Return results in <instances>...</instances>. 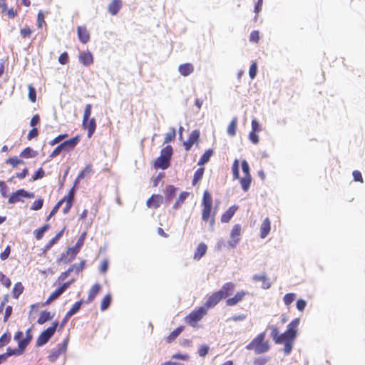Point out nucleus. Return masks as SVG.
<instances>
[{"label":"nucleus","instance_id":"nucleus-1","mask_svg":"<svg viewBox=\"0 0 365 365\" xmlns=\"http://www.w3.org/2000/svg\"><path fill=\"white\" fill-rule=\"evenodd\" d=\"M266 332L259 334L246 346L247 350H253L256 354H261L269 351L268 341H265Z\"/></svg>","mask_w":365,"mask_h":365},{"label":"nucleus","instance_id":"nucleus-2","mask_svg":"<svg viewBox=\"0 0 365 365\" xmlns=\"http://www.w3.org/2000/svg\"><path fill=\"white\" fill-rule=\"evenodd\" d=\"M79 140V137L75 136L63 141L53 150V152L50 154L49 158H53L63 151H68L73 149L77 145Z\"/></svg>","mask_w":365,"mask_h":365},{"label":"nucleus","instance_id":"nucleus-3","mask_svg":"<svg viewBox=\"0 0 365 365\" xmlns=\"http://www.w3.org/2000/svg\"><path fill=\"white\" fill-rule=\"evenodd\" d=\"M58 324V322H54L51 327L43 331L37 338L36 346L39 347L46 344L55 334Z\"/></svg>","mask_w":365,"mask_h":365},{"label":"nucleus","instance_id":"nucleus-4","mask_svg":"<svg viewBox=\"0 0 365 365\" xmlns=\"http://www.w3.org/2000/svg\"><path fill=\"white\" fill-rule=\"evenodd\" d=\"M202 205L203 206L202 219L207 222L210 218L212 205V197L208 190H205L203 193Z\"/></svg>","mask_w":365,"mask_h":365},{"label":"nucleus","instance_id":"nucleus-5","mask_svg":"<svg viewBox=\"0 0 365 365\" xmlns=\"http://www.w3.org/2000/svg\"><path fill=\"white\" fill-rule=\"evenodd\" d=\"M207 309L200 307L198 309L192 311L186 317V322L192 327H195L197 323L206 314Z\"/></svg>","mask_w":365,"mask_h":365},{"label":"nucleus","instance_id":"nucleus-6","mask_svg":"<svg viewBox=\"0 0 365 365\" xmlns=\"http://www.w3.org/2000/svg\"><path fill=\"white\" fill-rule=\"evenodd\" d=\"M34 193L30 192L24 189L17 190L16 192H12L9 196L8 202L10 204H14L19 202H24L23 198H34Z\"/></svg>","mask_w":365,"mask_h":365},{"label":"nucleus","instance_id":"nucleus-7","mask_svg":"<svg viewBox=\"0 0 365 365\" xmlns=\"http://www.w3.org/2000/svg\"><path fill=\"white\" fill-rule=\"evenodd\" d=\"M68 343V339H66L62 344H58L56 348L51 350L48 355V359L51 362L56 361L59 356L66 351Z\"/></svg>","mask_w":365,"mask_h":365},{"label":"nucleus","instance_id":"nucleus-8","mask_svg":"<svg viewBox=\"0 0 365 365\" xmlns=\"http://www.w3.org/2000/svg\"><path fill=\"white\" fill-rule=\"evenodd\" d=\"M241 225L239 224L235 225L230 232L231 240L227 242L228 248H234L240 242V236L241 235Z\"/></svg>","mask_w":365,"mask_h":365},{"label":"nucleus","instance_id":"nucleus-9","mask_svg":"<svg viewBox=\"0 0 365 365\" xmlns=\"http://www.w3.org/2000/svg\"><path fill=\"white\" fill-rule=\"evenodd\" d=\"M300 320L299 318L293 319L287 327V335L291 337V339L294 340L297 337V327L299 324Z\"/></svg>","mask_w":365,"mask_h":365},{"label":"nucleus","instance_id":"nucleus-10","mask_svg":"<svg viewBox=\"0 0 365 365\" xmlns=\"http://www.w3.org/2000/svg\"><path fill=\"white\" fill-rule=\"evenodd\" d=\"M200 138V131L198 130H194L190 134V136L187 141L184 142L183 145L186 151L191 149L192 146L198 141Z\"/></svg>","mask_w":365,"mask_h":365},{"label":"nucleus","instance_id":"nucleus-11","mask_svg":"<svg viewBox=\"0 0 365 365\" xmlns=\"http://www.w3.org/2000/svg\"><path fill=\"white\" fill-rule=\"evenodd\" d=\"M82 126H83V129L88 130V134H87L88 137L91 138V136L93 135V133H95V130L96 129V119L92 118H88L86 121H84V120H83Z\"/></svg>","mask_w":365,"mask_h":365},{"label":"nucleus","instance_id":"nucleus-12","mask_svg":"<svg viewBox=\"0 0 365 365\" xmlns=\"http://www.w3.org/2000/svg\"><path fill=\"white\" fill-rule=\"evenodd\" d=\"M177 187L174 185H169L165 187L164 190L165 197L164 201L165 205L168 206L175 196Z\"/></svg>","mask_w":365,"mask_h":365},{"label":"nucleus","instance_id":"nucleus-13","mask_svg":"<svg viewBox=\"0 0 365 365\" xmlns=\"http://www.w3.org/2000/svg\"><path fill=\"white\" fill-rule=\"evenodd\" d=\"M78 59L85 66H89L93 63V54L89 51L80 52Z\"/></svg>","mask_w":365,"mask_h":365},{"label":"nucleus","instance_id":"nucleus-14","mask_svg":"<svg viewBox=\"0 0 365 365\" xmlns=\"http://www.w3.org/2000/svg\"><path fill=\"white\" fill-rule=\"evenodd\" d=\"M164 202V197L160 195H153L146 202L148 207L158 208Z\"/></svg>","mask_w":365,"mask_h":365},{"label":"nucleus","instance_id":"nucleus-15","mask_svg":"<svg viewBox=\"0 0 365 365\" xmlns=\"http://www.w3.org/2000/svg\"><path fill=\"white\" fill-rule=\"evenodd\" d=\"M222 299L221 292H215L211 296L209 297L206 301L205 306L207 308H211L215 307L221 299Z\"/></svg>","mask_w":365,"mask_h":365},{"label":"nucleus","instance_id":"nucleus-16","mask_svg":"<svg viewBox=\"0 0 365 365\" xmlns=\"http://www.w3.org/2000/svg\"><path fill=\"white\" fill-rule=\"evenodd\" d=\"M235 288V284L234 283L227 282L225 284H223V286L220 290H218V292H221L222 297L225 298L230 296L232 294Z\"/></svg>","mask_w":365,"mask_h":365},{"label":"nucleus","instance_id":"nucleus-17","mask_svg":"<svg viewBox=\"0 0 365 365\" xmlns=\"http://www.w3.org/2000/svg\"><path fill=\"white\" fill-rule=\"evenodd\" d=\"M247 294V292L242 290L236 293V294L231 298H229L226 301L227 306L232 307L236 305L238 302H241L244 297Z\"/></svg>","mask_w":365,"mask_h":365},{"label":"nucleus","instance_id":"nucleus-18","mask_svg":"<svg viewBox=\"0 0 365 365\" xmlns=\"http://www.w3.org/2000/svg\"><path fill=\"white\" fill-rule=\"evenodd\" d=\"M77 34L79 41L82 43H86L90 40V35L86 28L84 26H78Z\"/></svg>","mask_w":365,"mask_h":365},{"label":"nucleus","instance_id":"nucleus-19","mask_svg":"<svg viewBox=\"0 0 365 365\" xmlns=\"http://www.w3.org/2000/svg\"><path fill=\"white\" fill-rule=\"evenodd\" d=\"M178 71L183 76H188L194 71V66L192 63H185L178 66Z\"/></svg>","mask_w":365,"mask_h":365},{"label":"nucleus","instance_id":"nucleus-20","mask_svg":"<svg viewBox=\"0 0 365 365\" xmlns=\"http://www.w3.org/2000/svg\"><path fill=\"white\" fill-rule=\"evenodd\" d=\"M122 6V1L120 0H113L108 7V12L113 15H116Z\"/></svg>","mask_w":365,"mask_h":365},{"label":"nucleus","instance_id":"nucleus-21","mask_svg":"<svg viewBox=\"0 0 365 365\" xmlns=\"http://www.w3.org/2000/svg\"><path fill=\"white\" fill-rule=\"evenodd\" d=\"M25 349H26L22 345H21V344H19V346H18L17 349H12L11 347H8L6 349V352L3 354L5 356L6 359H7L11 356H18L22 354Z\"/></svg>","mask_w":365,"mask_h":365},{"label":"nucleus","instance_id":"nucleus-22","mask_svg":"<svg viewBox=\"0 0 365 365\" xmlns=\"http://www.w3.org/2000/svg\"><path fill=\"white\" fill-rule=\"evenodd\" d=\"M270 229V220L268 217H266L260 227V237L265 238L269 233Z\"/></svg>","mask_w":365,"mask_h":365},{"label":"nucleus","instance_id":"nucleus-23","mask_svg":"<svg viewBox=\"0 0 365 365\" xmlns=\"http://www.w3.org/2000/svg\"><path fill=\"white\" fill-rule=\"evenodd\" d=\"M237 208V206L233 205L224 212L221 217L222 222H228L235 215Z\"/></svg>","mask_w":365,"mask_h":365},{"label":"nucleus","instance_id":"nucleus-24","mask_svg":"<svg viewBox=\"0 0 365 365\" xmlns=\"http://www.w3.org/2000/svg\"><path fill=\"white\" fill-rule=\"evenodd\" d=\"M170 165V161L165 160L160 156H159L154 163V166L155 168H160L162 170L167 169Z\"/></svg>","mask_w":365,"mask_h":365},{"label":"nucleus","instance_id":"nucleus-25","mask_svg":"<svg viewBox=\"0 0 365 365\" xmlns=\"http://www.w3.org/2000/svg\"><path fill=\"white\" fill-rule=\"evenodd\" d=\"M206 251L207 245L205 243L199 244L195 252L194 259L197 260L200 259L205 255Z\"/></svg>","mask_w":365,"mask_h":365},{"label":"nucleus","instance_id":"nucleus-26","mask_svg":"<svg viewBox=\"0 0 365 365\" xmlns=\"http://www.w3.org/2000/svg\"><path fill=\"white\" fill-rule=\"evenodd\" d=\"M100 290H101V285L98 283L95 284L89 290L88 296V299H87V303L91 302L95 299V297H96L98 293L100 292Z\"/></svg>","mask_w":365,"mask_h":365},{"label":"nucleus","instance_id":"nucleus-27","mask_svg":"<svg viewBox=\"0 0 365 365\" xmlns=\"http://www.w3.org/2000/svg\"><path fill=\"white\" fill-rule=\"evenodd\" d=\"M54 314H51L49 312L45 310L41 312L40 316L37 320L38 324H43L48 321L53 319Z\"/></svg>","mask_w":365,"mask_h":365},{"label":"nucleus","instance_id":"nucleus-28","mask_svg":"<svg viewBox=\"0 0 365 365\" xmlns=\"http://www.w3.org/2000/svg\"><path fill=\"white\" fill-rule=\"evenodd\" d=\"M65 228L61 230L46 245L45 250H49L55 244L58 242V241L63 236Z\"/></svg>","mask_w":365,"mask_h":365},{"label":"nucleus","instance_id":"nucleus-29","mask_svg":"<svg viewBox=\"0 0 365 365\" xmlns=\"http://www.w3.org/2000/svg\"><path fill=\"white\" fill-rule=\"evenodd\" d=\"M213 153V150L212 149L207 150L203 155L200 157L197 165H204L207 163Z\"/></svg>","mask_w":365,"mask_h":365},{"label":"nucleus","instance_id":"nucleus-30","mask_svg":"<svg viewBox=\"0 0 365 365\" xmlns=\"http://www.w3.org/2000/svg\"><path fill=\"white\" fill-rule=\"evenodd\" d=\"M173 155V148L171 145H167L160 151V156L170 161Z\"/></svg>","mask_w":365,"mask_h":365},{"label":"nucleus","instance_id":"nucleus-31","mask_svg":"<svg viewBox=\"0 0 365 365\" xmlns=\"http://www.w3.org/2000/svg\"><path fill=\"white\" fill-rule=\"evenodd\" d=\"M183 329L184 327L182 326L178 327L175 329H174L167 337V342L170 343L173 341H174L180 334Z\"/></svg>","mask_w":365,"mask_h":365},{"label":"nucleus","instance_id":"nucleus-32","mask_svg":"<svg viewBox=\"0 0 365 365\" xmlns=\"http://www.w3.org/2000/svg\"><path fill=\"white\" fill-rule=\"evenodd\" d=\"M240 180V184H241V187H242V189L245 191V192H247L250 187V184H251V181H252V177H249V176H245L243 178H239Z\"/></svg>","mask_w":365,"mask_h":365},{"label":"nucleus","instance_id":"nucleus-33","mask_svg":"<svg viewBox=\"0 0 365 365\" xmlns=\"http://www.w3.org/2000/svg\"><path fill=\"white\" fill-rule=\"evenodd\" d=\"M50 228V225L48 224H46L36 230L34 231V235L36 240H41L44 233Z\"/></svg>","mask_w":365,"mask_h":365},{"label":"nucleus","instance_id":"nucleus-34","mask_svg":"<svg viewBox=\"0 0 365 365\" xmlns=\"http://www.w3.org/2000/svg\"><path fill=\"white\" fill-rule=\"evenodd\" d=\"M33 339V336L31 334V328H29L26 331V336L23 339L22 341H19V344L22 345L25 349L30 344Z\"/></svg>","mask_w":365,"mask_h":365},{"label":"nucleus","instance_id":"nucleus-35","mask_svg":"<svg viewBox=\"0 0 365 365\" xmlns=\"http://www.w3.org/2000/svg\"><path fill=\"white\" fill-rule=\"evenodd\" d=\"M112 298L110 294H106L102 299L101 303V310L106 311L108 309L111 304Z\"/></svg>","mask_w":365,"mask_h":365},{"label":"nucleus","instance_id":"nucleus-36","mask_svg":"<svg viewBox=\"0 0 365 365\" xmlns=\"http://www.w3.org/2000/svg\"><path fill=\"white\" fill-rule=\"evenodd\" d=\"M36 156V152L30 147L26 148L20 153V157L24 158H31Z\"/></svg>","mask_w":365,"mask_h":365},{"label":"nucleus","instance_id":"nucleus-37","mask_svg":"<svg viewBox=\"0 0 365 365\" xmlns=\"http://www.w3.org/2000/svg\"><path fill=\"white\" fill-rule=\"evenodd\" d=\"M237 118H234L232 121L230 122L228 128H227V134L230 136H234L236 134V130H237Z\"/></svg>","mask_w":365,"mask_h":365},{"label":"nucleus","instance_id":"nucleus-38","mask_svg":"<svg viewBox=\"0 0 365 365\" xmlns=\"http://www.w3.org/2000/svg\"><path fill=\"white\" fill-rule=\"evenodd\" d=\"M24 291V287L21 282H17L14 284L12 290L13 297L15 299H18L20 294Z\"/></svg>","mask_w":365,"mask_h":365},{"label":"nucleus","instance_id":"nucleus-39","mask_svg":"<svg viewBox=\"0 0 365 365\" xmlns=\"http://www.w3.org/2000/svg\"><path fill=\"white\" fill-rule=\"evenodd\" d=\"M205 172V169L203 168H199L194 173L193 179H192V185H195L202 178Z\"/></svg>","mask_w":365,"mask_h":365},{"label":"nucleus","instance_id":"nucleus-40","mask_svg":"<svg viewBox=\"0 0 365 365\" xmlns=\"http://www.w3.org/2000/svg\"><path fill=\"white\" fill-rule=\"evenodd\" d=\"M63 292L59 288H57L49 296L48 299L46 301L45 304H50L52 301L57 299Z\"/></svg>","mask_w":365,"mask_h":365},{"label":"nucleus","instance_id":"nucleus-41","mask_svg":"<svg viewBox=\"0 0 365 365\" xmlns=\"http://www.w3.org/2000/svg\"><path fill=\"white\" fill-rule=\"evenodd\" d=\"M83 303V299H81V300L76 302L73 305L71 309L68 312V315L73 316V315L76 314L80 310Z\"/></svg>","mask_w":365,"mask_h":365},{"label":"nucleus","instance_id":"nucleus-42","mask_svg":"<svg viewBox=\"0 0 365 365\" xmlns=\"http://www.w3.org/2000/svg\"><path fill=\"white\" fill-rule=\"evenodd\" d=\"M92 172V166L91 165H88L78 175L76 183L77 181L83 179L84 177Z\"/></svg>","mask_w":365,"mask_h":365},{"label":"nucleus","instance_id":"nucleus-43","mask_svg":"<svg viewBox=\"0 0 365 365\" xmlns=\"http://www.w3.org/2000/svg\"><path fill=\"white\" fill-rule=\"evenodd\" d=\"M6 163L11 165L13 168H15L18 165L24 164V161L14 156L7 159Z\"/></svg>","mask_w":365,"mask_h":365},{"label":"nucleus","instance_id":"nucleus-44","mask_svg":"<svg viewBox=\"0 0 365 365\" xmlns=\"http://www.w3.org/2000/svg\"><path fill=\"white\" fill-rule=\"evenodd\" d=\"M74 259L70 255L67 251L66 253H62L60 258L58 259V262H63L65 264L72 262Z\"/></svg>","mask_w":365,"mask_h":365},{"label":"nucleus","instance_id":"nucleus-45","mask_svg":"<svg viewBox=\"0 0 365 365\" xmlns=\"http://www.w3.org/2000/svg\"><path fill=\"white\" fill-rule=\"evenodd\" d=\"M175 135H176L175 129L174 128H171L170 131L169 133H166V135H165L164 143H168L173 141L175 139Z\"/></svg>","mask_w":365,"mask_h":365},{"label":"nucleus","instance_id":"nucleus-46","mask_svg":"<svg viewBox=\"0 0 365 365\" xmlns=\"http://www.w3.org/2000/svg\"><path fill=\"white\" fill-rule=\"evenodd\" d=\"M232 174L235 179L240 178L239 160L235 159L232 167Z\"/></svg>","mask_w":365,"mask_h":365},{"label":"nucleus","instance_id":"nucleus-47","mask_svg":"<svg viewBox=\"0 0 365 365\" xmlns=\"http://www.w3.org/2000/svg\"><path fill=\"white\" fill-rule=\"evenodd\" d=\"M296 298L294 293H288L284 296L283 301L285 305H290Z\"/></svg>","mask_w":365,"mask_h":365},{"label":"nucleus","instance_id":"nucleus-48","mask_svg":"<svg viewBox=\"0 0 365 365\" xmlns=\"http://www.w3.org/2000/svg\"><path fill=\"white\" fill-rule=\"evenodd\" d=\"M286 334H287L286 331L282 334H279V339H277V341H275V343L277 344H281L288 341H294L293 339H291V337L289 335Z\"/></svg>","mask_w":365,"mask_h":365},{"label":"nucleus","instance_id":"nucleus-49","mask_svg":"<svg viewBox=\"0 0 365 365\" xmlns=\"http://www.w3.org/2000/svg\"><path fill=\"white\" fill-rule=\"evenodd\" d=\"M11 341V334L9 332L4 333L0 337V347H3L4 346L9 344Z\"/></svg>","mask_w":365,"mask_h":365},{"label":"nucleus","instance_id":"nucleus-50","mask_svg":"<svg viewBox=\"0 0 365 365\" xmlns=\"http://www.w3.org/2000/svg\"><path fill=\"white\" fill-rule=\"evenodd\" d=\"M267 329L271 330V337L274 340V341H277L279 339V332L278 328L274 325L269 326Z\"/></svg>","mask_w":365,"mask_h":365},{"label":"nucleus","instance_id":"nucleus-51","mask_svg":"<svg viewBox=\"0 0 365 365\" xmlns=\"http://www.w3.org/2000/svg\"><path fill=\"white\" fill-rule=\"evenodd\" d=\"M63 204V200H59L55 206L53 207L51 211L50 212L49 215L46 217V220H49L59 210V208L61 207Z\"/></svg>","mask_w":365,"mask_h":365},{"label":"nucleus","instance_id":"nucleus-52","mask_svg":"<svg viewBox=\"0 0 365 365\" xmlns=\"http://www.w3.org/2000/svg\"><path fill=\"white\" fill-rule=\"evenodd\" d=\"M43 205V199L40 198L38 200H35L33 202V204H32V205H31L30 209L31 210H35V211L39 210H41L42 208Z\"/></svg>","mask_w":365,"mask_h":365},{"label":"nucleus","instance_id":"nucleus-53","mask_svg":"<svg viewBox=\"0 0 365 365\" xmlns=\"http://www.w3.org/2000/svg\"><path fill=\"white\" fill-rule=\"evenodd\" d=\"M29 100L34 103L36 101V91L34 87L31 85L29 86V94H28Z\"/></svg>","mask_w":365,"mask_h":365},{"label":"nucleus","instance_id":"nucleus-54","mask_svg":"<svg viewBox=\"0 0 365 365\" xmlns=\"http://www.w3.org/2000/svg\"><path fill=\"white\" fill-rule=\"evenodd\" d=\"M45 175V172L42 168H40L37 170V171L34 173V175L31 177V180L35 181L43 178Z\"/></svg>","mask_w":365,"mask_h":365},{"label":"nucleus","instance_id":"nucleus-55","mask_svg":"<svg viewBox=\"0 0 365 365\" xmlns=\"http://www.w3.org/2000/svg\"><path fill=\"white\" fill-rule=\"evenodd\" d=\"M0 282L1 283L6 287H9L11 284V282L9 278H8L5 274H3L0 271Z\"/></svg>","mask_w":365,"mask_h":365},{"label":"nucleus","instance_id":"nucleus-56","mask_svg":"<svg viewBox=\"0 0 365 365\" xmlns=\"http://www.w3.org/2000/svg\"><path fill=\"white\" fill-rule=\"evenodd\" d=\"M241 166H242V172L245 174V176L252 177L250 175V173L249 164L245 160H243L242 161Z\"/></svg>","mask_w":365,"mask_h":365},{"label":"nucleus","instance_id":"nucleus-57","mask_svg":"<svg viewBox=\"0 0 365 365\" xmlns=\"http://www.w3.org/2000/svg\"><path fill=\"white\" fill-rule=\"evenodd\" d=\"M283 344H284V347L283 349L284 353L285 355H289L291 353L293 348V341H288Z\"/></svg>","mask_w":365,"mask_h":365},{"label":"nucleus","instance_id":"nucleus-58","mask_svg":"<svg viewBox=\"0 0 365 365\" xmlns=\"http://www.w3.org/2000/svg\"><path fill=\"white\" fill-rule=\"evenodd\" d=\"M246 318H247V315L245 314H235V315L232 316L231 317L228 318L226 321L227 322H230V321H234V322L243 321Z\"/></svg>","mask_w":365,"mask_h":365},{"label":"nucleus","instance_id":"nucleus-59","mask_svg":"<svg viewBox=\"0 0 365 365\" xmlns=\"http://www.w3.org/2000/svg\"><path fill=\"white\" fill-rule=\"evenodd\" d=\"M257 66L256 63H252L250 67L249 75L252 79H254L257 76Z\"/></svg>","mask_w":365,"mask_h":365},{"label":"nucleus","instance_id":"nucleus-60","mask_svg":"<svg viewBox=\"0 0 365 365\" xmlns=\"http://www.w3.org/2000/svg\"><path fill=\"white\" fill-rule=\"evenodd\" d=\"M91 109L92 106L91 104H87L86 106L83 117V120H84V121L87 120L88 118H91L90 117L91 115Z\"/></svg>","mask_w":365,"mask_h":365},{"label":"nucleus","instance_id":"nucleus-61","mask_svg":"<svg viewBox=\"0 0 365 365\" xmlns=\"http://www.w3.org/2000/svg\"><path fill=\"white\" fill-rule=\"evenodd\" d=\"M307 306V302L304 299H300L297 301L296 307L299 312H303Z\"/></svg>","mask_w":365,"mask_h":365},{"label":"nucleus","instance_id":"nucleus-62","mask_svg":"<svg viewBox=\"0 0 365 365\" xmlns=\"http://www.w3.org/2000/svg\"><path fill=\"white\" fill-rule=\"evenodd\" d=\"M86 232H83L79 237V238L78 239V240L75 245L76 248H78L79 250H81V248L83 247V245L84 244L85 239H86Z\"/></svg>","mask_w":365,"mask_h":365},{"label":"nucleus","instance_id":"nucleus-63","mask_svg":"<svg viewBox=\"0 0 365 365\" xmlns=\"http://www.w3.org/2000/svg\"><path fill=\"white\" fill-rule=\"evenodd\" d=\"M68 136L67 134H61V135H58L57 137H56L55 138H53L51 142H50V145H55L56 144H58V143H60L61 140H63L64 138H66V137Z\"/></svg>","mask_w":365,"mask_h":365},{"label":"nucleus","instance_id":"nucleus-64","mask_svg":"<svg viewBox=\"0 0 365 365\" xmlns=\"http://www.w3.org/2000/svg\"><path fill=\"white\" fill-rule=\"evenodd\" d=\"M68 53L63 52L60 55L58 58V62L62 65H65L68 62Z\"/></svg>","mask_w":365,"mask_h":365}]
</instances>
